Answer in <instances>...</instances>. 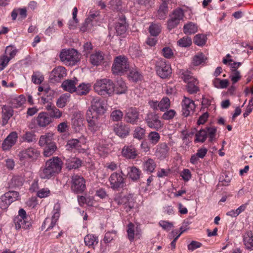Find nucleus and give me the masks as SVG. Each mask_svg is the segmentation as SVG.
<instances>
[{
	"mask_svg": "<svg viewBox=\"0 0 253 253\" xmlns=\"http://www.w3.org/2000/svg\"><path fill=\"white\" fill-rule=\"evenodd\" d=\"M129 68L127 58L125 56L121 55L115 58L112 70L114 74L121 75L126 72Z\"/></svg>",
	"mask_w": 253,
	"mask_h": 253,
	"instance_id": "0eeeda50",
	"label": "nucleus"
},
{
	"mask_svg": "<svg viewBox=\"0 0 253 253\" xmlns=\"http://www.w3.org/2000/svg\"><path fill=\"white\" fill-rule=\"evenodd\" d=\"M12 112H2V125L5 126L8 122L9 119L12 116Z\"/></svg>",
	"mask_w": 253,
	"mask_h": 253,
	"instance_id": "338daca9",
	"label": "nucleus"
},
{
	"mask_svg": "<svg viewBox=\"0 0 253 253\" xmlns=\"http://www.w3.org/2000/svg\"><path fill=\"white\" fill-rule=\"evenodd\" d=\"M43 79V76L39 72H34L32 76V80L36 84H41Z\"/></svg>",
	"mask_w": 253,
	"mask_h": 253,
	"instance_id": "bf43d9fd",
	"label": "nucleus"
},
{
	"mask_svg": "<svg viewBox=\"0 0 253 253\" xmlns=\"http://www.w3.org/2000/svg\"><path fill=\"white\" fill-rule=\"evenodd\" d=\"M83 52L84 55L86 57H87L88 55L90 53L91 51L93 49V46L91 42H85L83 46Z\"/></svg>",
	"mask_w": 253,
	"mask_h": 253,
	"instance_id": "e2e57ef3",
	"label": "nucleus"
},
{
	"mask_svg": "<svg viewBox=\"0 0 253 253\" xmlns=\"http://www.w3.org/2000/svg\"><path fill=\"white\" fill-rule=\"evenodd\" d=\"M64 160L65 161L66 168L68 170L78 169L82 165V161L76 157H70L67 159L64 158Z\"/></svg>",
	"mask_w": 253,
	"mask_h": 253,
	"instance_id": "a211bd4d",
	"label": "nucleus"
},
{
	"mask_svg": "<svg viewBox=\"0 0 253 253\" xmlns=\"http://www.w3.org/2000/svg\"><path fill=\"white\" fill-rule=\"evenodd\" d=\"M70 93H66L62 95L57 100L56 102L57 105L59 108L64 107L67 103L69 102L70 97Z\"/></svg>",
	"mask_w": 253,
	"mask_h": 253,
	"instance_id": "79ce46f5",
	"label": "nucleus"
},
{
	"mask_svg": "<svg viewBox=\"0 0 253 253\" xmlns=\"http://www.w3.org/2000/svg\"><path fill=\"white\" fill-rule=\"evenodd\" d=\"M20 140L21 141L32 142L36 140V136L33 133L28 132L24 134Z\"/></svg>",
	"mask_w": 253,
	"mask_h": 253,
	"instance_id": "4d7b16f0",
	"label": "nucleus"
},
{
	"mask_svg": "<svg viewBox=\"0 0 253 253\" xmlns=\"http://www.w3.org/2000/svg\"><path fill=\"white\" fill-rule=\"evenodd\" d=\"M207 37L204 34H197L194 38V42L198 46L205 45L207 42Z\"/></svg>",
	"mask_w": 253,
	"mask_h": 253,
	"instance_id": "49530a36",
	"label": "nucleus"
},
{
	"mask_svg": "<svg viewBox=\"0 0 253 253\" xmlns=\"http://www.w3.org/2000/svg\"><path fill=\"white\" fill-rule=\"evenodd\" d=\"M16 142V132L10 133L4 139L2 144V149L4 151L9 150Z\"/></svg>",
	"mask_w": 253,
	"mask_h": 253,
	"instance_id": "393cba45",
	"label": "nucleus"
},
{
	"mask_svg": "<svg viewBox=\"0 0 253 253\" xmlns=\"http://www.w3.org/2000/svg\"><path fill=\"white\" fill-rule=\"evenodd\" d=\"M230 79L233 84H235L239 82L242 78V75L239 70L233 71L231 72L229 76Z\"/></svg>",
	"mask_w": 253,
	"mask_h": 253,
	"instance_id": "864d4df0",
	"label": "nucleus"
},
{
	"mask_svg": "<svg viewBox=\"0 0 253 253\" xmlns=\"http://www.w3.org/2000/svg\"><path fill=\"white\" fill-rule=\"evenodd\" d=\"M99 113H101V112H87L86 120L88 123V126L90 127V129L92 128L93 130L95 129Z\"/></svg>",
	"mask_w": 253,
	"mask_h": 253,
	"instance_id": "c85d7f7f",
	"label": "nucleus"
},
{
	"mask_svg": "<svg viewBox=\"0 0 253 253\" xmlns=\"http://www.w3.org/2000/svg\"><path fill=\"white\" fill-rule=\"evenodd\" d=\"M207 58L201 52L198 53L192 58V64L195 66L203 65L207 60Z\"/></svg>",
	"mask_w": 253,
	"mask_h": 253,
	"instance_id": "f704fd0d",
	"label": "nucleus"
},
{
	"mask_svg": "<svg viewBox=\"0 0 253 253\" xmlns=\"http://www.w3.org/2000/svg\"><path fill=\"white\" fill-rule=\"evenodd\" d=\"M182 106L184 111H194L196 105L193 100L184 97L182 102Z\"/></svg>",
	"mask_w": 253,
	"mask_h": 253,
	"instance_id": "c9c22d12",
	"label": "nucleus"
},
{
	"mask_svg": "<svg viewBox=\"0 0 253 253\" xmlns=\"http://www.w3.org/2000/svg\"><path fill=\"white\" fill-rule=\"evenodd\" d=\"M63 162L58 157H53L48 160L43 168L40 170V176L42 179H49L60 172Z\"/></svg>",
	"mask_w": 253,
	"mask_h": 253,
	"instance_id": "f257e3e1",
	"label": "nucleus"
},
{
	"mask_svg": "<svg viewBox=\"0 0 253 253\" xmlns=\"http://www.w3.org/2000/svg\"><path fill=\"white\" fill-rule=\"evenodd\" d=\"M50 191L48 188H43L37 192V196L40 198H44L48 197L50 195Z\"/></svg>",
	"mask_w": 253,
	"mask_h": 253,
	"instance_id": "052dcab7",
	"label": "nucleus"
},
{
	"mask_svg": "<svg viewBox=\"0 0 253 253\" xmlns=\"http://www.w3.org/2000/svg\"><path fill=\"white\" fill-rule=\"evenodd\" d=\"M17 218V227L27 229L31 226V223L28 220L29 217L27 215L26 212L23 209H19Z\"/></svg>",
	"mask_w": 253,
	"mask_h": 253,
	"instance_id": "2eb2a0df",
	"label": "nucleus"
},
{
	"mask_svg": "<svg viewBox=\"0 0 253 253\" xmlns=\"http://www.w3.org/2000/svg\"><path fill=\"white\" fill-rule=\"evenodd\" d=\"M207 137L206 129H201L196 134L195 142H204Z\"/></svg>",
	"mask_w": 253,
	"mask_h": 253,
	"instance_id": "3c124183",
	"label": "nucleus"
},
{
	"mask_svg": "<svg viewBox=\"0 0 253 253\" xmlns=\"http://www.w3.org/2000/svg\"><path fill=\"white\" fill-rule=\"evenodd\" d=\"M121 153L123 157L128 159H134L137 155L136 149L132 145H125Z\"/></svg>",
	"mask_w": 253,
	"mask_h": 253,
	"instance_id": "6ab92c4d",
	"label": "nucleus"
},
{
	"mask_svg": "<svg viewBox=\"0 0 253 253\" xmlns=\"http://www.w3.org/2000/svg\"><path fill=\"white\" fill-rule=\"evenodd\" d=\"M114 131L119 136L124 138L127 136L129 133V128L125 125H116L114 126Z\"/></svg>",
	"mask_w": 253,
	"mask_h": 253,
	"instance_id": "cd10ccee",
	"label": "nucleus"
},
{
	"mask_svg": "<svg viewBox=\"0 0 253 253\" xmlns=\"http://www.w3.org/2000/svg\"><path fill=\"white\" fill-rule=\"evenodd\" d=\"M223 63L224 64L228 65L231 68V72L233 71H238V69L241 66L242 62H233L232 59H227L223 58Z\"/></svg>",
	"mask_w": 253,
	"mask_h": 253,
	"instance_id": "a18cd8bd",
	"label": "nucleus"
},
{
	"mask_svg": "<svg viewBox=\"0 0 253 253\" xmlns=\"http://www.w3.org/2000/svg\"><path fill=\"white\" fill-rule=\"evenodd\" d=\"M134 228H135L134 225L131 222L129 223L127 225V237L130 242H132L134 240L135 235L136 236H139L138 238H139V233H138L137 232L135 234Z\"/></svg>",
	"mask_w": 253,
	"mask_h": 253,
	"instance_id": "c03bdc74",
	"label": "nucleus"
},
{
	"mask_svg": "<svg viewBox=\"0 0 253 253\" xmlns=\"http://www.w3.org/2000/svg\"><path fill=\"white\" fill-rule=\"evenodd\" d=\"M126 169L127 171V176L128 178L133 181H138L142 174L141 170L135 166L127 167Z\"/></svg>",
	"mask_w": 253,
	"mask_h": 253,
	"instance_id": "aec40b11",
	"label": "nucleus"
},
{
	"mask_svg": "<svg viewBox=\"0 0 253 253\" xmlns=\"http://www.w3.org/2000/svg\"><path fill=\"white\" fill-rule=\"evenodd\" d=\"M59 57L62 62L69 66H75L80 61V54L74 48L63 49Z\"/></svg>",
	"mask_w": 253,
	"mask_h": 253,
	"instance_id": "f03ea898",
	"label": "nucleus"
},
{
	"mask_svg": "<svg viewBox=\"0 0 253 253\" xmlns=\"http://www.w3.org/2000/svg\"><path fill=\"white\" fill-rule=\"evenodd\" d=\"M91 109L92 111H103L107 110L106 104L103 101L93 99L91 101Z\"/></svg>",
	"mask_w": 253,
	"mask_h": 253,
	"instance_id": "473e14b6",
	"label": "nucleus"
},
{
	"mask_svg": "<svg viewBox=\"0 0 253 253\" xmlns=\"http://www.w3.org/2000/svg\"><path fill=\"white\" fill-rule=\"evenodd\" d=\"M157 167L156 163L154 160L151 158H148L144 160L143 163V169L144 171L148 173H153Z\"/></svg>",
	"mask_w": 253,
	"mask_h": 253,
	"instance_id": "c756f323",
	"label": "nucleus"
},
{
	"mask_svg": "<svg viewBox=\"0 0 253 253\" xmlns=\"http://www.w3.org/2000/svg\"><path fill=\"white\" fill-rule=\"evenodd\" d=\"M161 53L164 57L168 59H170L173 56V52L169 47H164L162 50Z\"/></svg>",
	"mask_w": 253,
	"mask_h": 253,
	"instance_id": "680f3d73",
	"label": "nucleus"
},
{
	"mask_svg": "<svg viewBox=\"0 0 253 253\" xmlns=\"http://www.w3.org/2000/svg\"><path fill=\"white\" fill-rule=\"evenodd\" d=\"M104 60V55L101 51H95L91 54L89 57V62L93 66H98L102 63Z\"/></svg>",
	"mask_w": 253,
	"mask_h": 253,
	"instance_id": "a878e982",
	"label": "nucleus"
},
{
	"mask_svg": "<svg viewBox=\"0 0 253 253\" xmlns=\"http://www.w3.org/2000/svg\"><path fill=\"white\" fill-rule=\"evenodd\" d=\"M169 11L168 6L160 4L157 11V17L159 19H165Z\"/></svg>",
	"mask_w": 253,
	"mask_h": 253,
	"instance_id": "37998d69",
	"label": "nucleus"
},
{
	"mask_svg": "<svg viewBox=\"0 0 253 253\" xmlns=\"http://www.w3.org/2000/svg\"><path fill=\"white\" fill-rule=\"evenodd\" d=\"M69 148H76L80 146V141L77 139H72L68 140L66 145Z\"/></svg>",
	"mask_w": 253,
	"mask_h": 253,
	"instance_id": "69168bd1",
	"label": "nucleus"
},
{
	"mask_svg": "<svg viewBox=\"0 0 253 253\" xmlns=\"http://www.w3.org/2000/svg\"><path fill=\"white\" fill-rule=\"evenodd\" d=\"M184 16V12L182 9L177 8L174 9L167 21V28L170 31L176 27L180 21L183 20Z\"/></svg>",
	"mask_w": 253,
	"mask_h": 253,
	"instance_id": "1a4fd4ad",
	"label": "nucleus"
},
{
	"mask_svg": "<svg viewBox=\"0 0 253 253\" xmlns=\"http://www.w3.org/2000/svg\"><path fill=\"white\" fill-rule=\"evenodd\" d=\"M169 148L165 142L159 143L156 147L155 154L160 159H165L169 154Z\"/></svg>",
	"mask_w": 253,
	"mask_h": 253,
	"instance_id": "f3484780",
	"label": "nucleus"
},
{
	"mask_svg": "<svg viewBox=\"0 0 253 253\" xmlns=\"http://www.w3.org/2000/svg\"><path fill=\"white\" fill-rule=\"evenodd\" d=\"M127 27L128 24L126 22L125 17L123 16L120 17L115 26L117 34L118 35H124L127 30Z\"/></svg>",
	"mask_w": 253,
	"mask_h": 253,
	"instance_id": "5701e85b",
	"label": "nucleus"
},
{
	"mask_svg": "<svg viewBox=\"0 0 253 253\" xmlns=\"http://www.w3.org/2000/svg\"><path fill=\"white\" fill-rule=\"evenodd\" d=\"M53 134L51 133H47L44 135H42L40 138L39 144L40 146H45L55 143L53 138Z\"/></svg>",
	"mask_w": 253,
	"mask_h": 253,
	"instance_id": "7c9ffc66",
	"label": "nucleus"
},
{
	"mask_svg": "<svg viewBox=\"0 0 253 253\" xmlns=\"http://www.w3.org/2000/svg\"><path fill=\"white\" fill-rule=\"evenodd\" d=\"M198 27L193 22H189L183 26V32L185 34H193L197 32Z\"/></svg>",
	"mask_w": 253,
	"mask_h": 253,
	"instance_id": "e433bc0d",
	"label": "nucleus"
},
{
	"mask_svg": "<svg viewBox=\"0 0 253 253\" xmlns=\"http://www.w3.org/2000/svg\"><path fill=\"white\" fill-rule=\"evenodd\" d=\"M124 173L121 169L120 173L114 172L109 177L110 188L115 191H120L126 186V179L123 177Z\"/></svg>",
	"mask_w": 253,
	"mask_h": 253,
	"instance_id": "39448f33",
	"label": "nucleus"
},
{
	"mask_svg": "<svg viewBox=\"0 0 253 253\" xmlns=\"http://www.w3.org/2000/svg\"><path fill=\"white\" fill-rule=\"evenodd\" d=\"M94 89L98 94L104 95L113 94V82L107 79L98 80L94 85Z\"/></svg>",
	"mask_w": 253,
	"mask_h": 253,
	"instance_id": "7ed1b4c3",
	"label": "nucleus"
},
{
	"mask_svg": "<svg viewBox=\"0 0 253 253\" xmlns=\"http://www.w3.org/2000/svg\"><path fill=\"white\" fill-rule=\"evenodd\" d=\"M99 15L98 13L90 14L89 17L86 19L84 23L82 26L81 30L83 32H85L91 29L94 19Z\"/></svg>",
	"mask_w": 253,
	"mask_h": 253,
	"instance_id": "2f4dec72",
	"label": "nucleus"
},
{
	"mask_svg": "<svg viewBox=\"0 0 253 253\" xmlns=\"http://www.w3.org/2000/svg\"><path fill=\"white\" fill-rule=\"evenodd\" d=\"M84 242L86 246L94 249L95 247L98 243V238L96 235L88 234L84 237Z\"/></svg>",
	"mask_w": 253,
	"mask_h": 253,
	"instance_id": "bb28decb",
	"label": "nucleus"
},
{
	"mask_svg": "<svg viewBox=\"0 0 253 253\" xmlns=\"http://www.w3.org/2000/svg\"><path fill=\"white\" fill-rule=\"evenodd\" d=\"M70 184L71 190L75 194H82L86 189L85 179L77 174L71 176Z\"/></svg>",
	"mask_w": 253,
	"mask_h": 253,
	"instance_id": "423d86ee",
	"label": "nucleus"
},
{
	"mask_svg": "<svg viewBox=\"0 0 253 253\" xmlns=\"http://www.w3.org/2000/svg\"><path fill=\"white\" fill-rule=\"evenodd\" d=\"M78 81L76 78L71 80H66L63 82L62 87L64 90L70 93L76 92L77 88L76 85L77 84Z\"/></svg>",
	"mask_w": 253,
	"mask_h": 253,
	"instance_id": "b1692460",
	"label": "nucleus"
},
{
	"mask_svg": "<svg viewBox=\"0 0 253 253\" xmlns=\"http://www.w3.org/2000/svg\"><path fill=\"white\" fill-rule=\"evenodd\" d=\"M243 242L246 248L249 250L253 248V233L251 231H247L243 236Z\"/></svg>",
	"mask_w": 253,
	"mask_h": 253,
	"instance_id": "72a5a7b5",
	"label": "nucleus"
},
{
	"mask_svg": "<svg viewBox=\"0 0 253 253\" xmlns=\"http://www.w3.org/2000/svg\"><path fill=\"white\" fill-rule=\"evenodd\" d=\"M91 85L90 84L82 83L76 88V92L79 95L86 94L90 90Z\"/></svg>",
	"mask_w": 253,
	"mask_h": 253,
	"instance_id": "4c0bfd02",
	"label": "nucleus"
},
{
	"mask_svg": "<svg viewBox=\"0 0 253 253\" xmlns=\"http://www.w3.org/2000/svg\"><path fill=\"white\" fill-rule=\"evenodd\" d=\"M138 112H127L125 119L128 123L134 124L139 119Z\"/></svg>",
	"mask_w": 253,
	"mask_h": 253,
	"instance_id": "58836bf2",
	"label": "nucleus"
},
{
	"mask_svg": "<svg viewBox=\"0 0 253 253\" xmlns=\"http://www.w3.org/2000/svg\"><path fill=\"white\" fill-rule=\"evenodd\" d=\"M182 78L184 82L187 84L186 88L190 94H195L200 91L199 81L193 77L188 72H185L182 74Z\"/></svg>",
	"mask_w": 253,
	"mask_h": 253,
	"instance_id": "6e6552de",
	"label": "nucleus"
},
{
	"mask_svg": "<svg viewBox=\"0 0 253 253\" xmlns=\"http://www.w3.org/2000/svg\"><path fill=\"white\" fill-rule=\"evenodd\" d=\"M40 155V153L39 151L33 147H29L22 150L18 154L19 158L18 162L22 167L28 162V160L35 161L38 159Z\"/></svg>",
	"mask_w": 253,
	"mask_h": 253,
	"instance_id": "20e7f679",
	"label": "nucleus"
},
{
	"mask_svg": "<svg viewBox=\"0 0 253 253\" xmlns=\"http://www.w3.org/2000/svg\"><path fill=\"white\" fill-rule=\"evenodd\" d=\"M57 149L56 143H51L49 145L45 146L43 150V155L46 157H49L52 155Z\"/></svg>",
	"mask_w": 253,
	"mask_h": 253,
	"instance_id": "a19ab883",
	"label": "nucleus"
},
{
	"mask_svg": "<svg viewBox=\"0 0 253 253\" xmlns=\"http://www.w3.org/2000/svg\"><path fill=\"white\" fill-rule=\"evenodd\" d=\"M16 193L14 191H9L0 197V208L6 210L9 205L15 201Z\"/></svg>",
	"mask_w": 253,
	"mask_h": 253,
	"instance_id": "4468645a",
	"label": "nucleus"
},
{
	"mask_svg": "<svg viewBox=\"0 0 253 253\" xmlns=\"http://www.w3.org/2000/svg\"><path fill=\"white\" fill-rule=\"evenodd\" d=\"M113 94H121L125 93L127 89L125 82L122 79H118L115 83H113Z\"/></svg>",
	"mask_w": 253,
	"mask_h": 253,
	"instance_id": "412c9836",
	"label": "nucleus"
},
{
	"mask_svg": "<svg viewBox=\"0 0 253 253\" xmlns=\"http://www.w3.org/2000/svg\"><path fill=\"white\" fill-rule=\"evenodd\" d=\"M206 129L209 136V141L212 142L215 137L217 129L214 127H206Z\"/></svg>",
	"mask_w": 253,
	"mask_h": 253,
	"instance_id": "0e129e2a",
	"label": "nucleus"
},
{
	"mask_svg": "<svg viewBox=\"0 0 253 253\" xmlns=\"http://www.w3.org/2000/svg\"><path fill=\"white\" fill-rule=\"evenodd\" d=\"M146 130L144 128L141 127H136L133 131V136L134 138L140 140L143 139Z\"/></svg>",
	"mask_w": 253,
	"mask_h": 253,
	"instance_id": "de8ad7c7",
	"label": "nucleus"
},
{
	"mask_svg": "<svg viewBox=\"0 0 253 253\" xmlns=\"http://www.w3.org/2000/svg\"><path fill=\"white\" fill-rule=\"evenodd\" d=\"M147 126L153 129L159 130L163 127V124L160 120V117L156 112H151L148 114L146 119Z\"/></svg>",
	"mask_w": 253,
	"mask_h": 253,
	"instance_id": "ddd939ff",
	"label": "nucleus"
},
{
	"mask_svg": "<svg viewBox=\"0 0 253 253\" xmlns=\"http://www.w3.org/2000/svg\"><path fill=\"white\" fill-rule=\"evenodd\" d=\"M128 78L130 80L133 82H137L141 79L142 75L136 69H135L130 71L128 75Z\"/></svg>",
	"mask_w": 253,
	"mask_h": 253,
	"instance_id": "603ef678",
	"label": "nucleus"
},
{
	"mask_svg": "<svg viewBox=\"0 0 253 253\" xmlns=\"http://www.w3.org/2000/svg\"><path fill=\"white\" fill-rule=\"evenodd\" d=\"M156 71L157 75L162 79L169 78L171 74L170 64L163 59H160L157 62Z\"/></svg>",
	"mask_w": 253,
	"mask_h": 253,
	"instance_id": "9d476101",
	"label": "nucleus"
},
{
	"mask_svg": "<svg viewBox=\"0 0 253 253\" xmlns=\"http://www.w3.org/2000/svg\"><path fill=\"white\" fill-rule=\"evenodd\" d=\"M159 224L163 229L168 231L169 230L173 227L172 223L168 221L161 220L159 222Z\"/></svg>",
	"mask_w": 253,
	"mask_h": 253,
	"instance_id": "774afa93",
	"label": "nucleus"
},
{
	"mask_svg": "<svg viewBox=\"0 0 253 253\" xmlns=\"http://www.w3.org/2000/svg\"><path fill=\"white\" fill-rule=\"evenodd\" d=\"M116 234V231L112 230L111 231H108L105 234L103 242L105 244L110 243L114 238Z\"/></svg>",
	"mask_w": 253,
	"mask_h": 253,
	"instance_id": "13d9d810",
	"label": "nucleus"
},
{
	"mask_svg": "<svg viewBox=\"0 0 253 253\" xmlns=\"http://www.w3.org/2000/svg\"><path fill=\"white\" fill-rule=\"evenodd\" d=\"M212 84L214 86L217 88H225L229 85V82L227 79L221 80L215 78L213 80Z\"/></svg>",
	"mask_w": 253,
	"mask_h": 253,
	"instance_id": "ea45409f",
	"label": "nucleus"
},
{
	"mask_svg": "<svg viewBox=\"0 0 253 253\" xmlns=\"http://www.w3.org/2000/svg\"><path fill=\"white\" fill-rule=\"evenodd\" d=\"M160 138V134L156 131H151L148 135V138L150 142L154 145L159 141Z\"/></svg>",
	"mask_w": 253,
	"mask_h": 253,
	"instance_id": "8fccbe9b",
	"label": "nucleus"
},
{
	"mask_svg": "<svg viewBox=\"0 0 253 253\" xmlns=\"http://www.w3.org/2000/svg\"><path fill=\"white\" fill-rule=\"evenodd\" d=\"M67 75L66 69L63 66H58L51 72L52 79L56 82H59Z\"/></svg>",
	"mask_w": 253,
	"mask_h": 253,
	"instance_id": "4be33fe9",
	"label": "nucleus"
},
{
	"mask_svg": "<svg viewBox=\"0 0 253 253\" xmlns=\"http://www.w3.org/2000/svg\"><path fill=\"white\" fill-rule=\"evenodd\" d=\"M149 31L152 36H157L161 31V26L158 24H151L149 28Z\"/></svg>",
	"mask_w": 253,
	"mask_h": 253,
	"instance_id": "5fc2aeb1",
	"label": "nucleus"
},
{
	"mask_svg": "<svg viewBox=\"0 0 253 253\" xmlns=\"http://www.w3.org/2000/svg\"><path fill=\"white\" fill-rule=\"evenodd\" d=\"M170 100L168 97H164L160 102H159V109L161 111H164L169 109L170 107Z\"/></svg>",
	"mask_w": 253,
	"mask_h": 253,
	"instance_id": "6e6d98bb",
	"label": "nucleus"
},
{
	"mask_svg": "<svg viewBox=\"0 0 253 253\" xmlns=\"http://www.w3.org/2000/svg\"><path fill=\"white\" fill-rule=\"evenodd\" d=\"M132 198L131 194L122 197L120 194H117L115 195L114 200L118 205H124L126 212H128L134 208Z\"/></svg>",
	"mask_w": 253,
	"mask_h": 253,
	"instance_id": "f8f14e48",
	"label": "nucleus"
},
{
	"mask_svg": "<svg viewBox=\"0 0 253 253\" xmlns=\"http://www.w3.org/2000/svg\"><path fill=\"white\" fill-rule=\"evenodd\" d=\"M16 55V48L13 46H7L5 53L0 56V72L8 65L9 61Z\"/></svg>",
	"mask_w": 253,
	"mask_h": 253,
	"instance_id": "9b49d317",
	"label": "nucleus"
},
{
	"mask_svg": "<svg viewBox=\"0 0 253 253\" xmlns=\"http://www.w3.org/2000/svg\"><path fill=\"white\" fill-rule=\"evenodd\" d=\"M36 120L39 126L45 127L52 122V114H49L48 112H41Z\"/></svg>",
	"mask_w": 253,
	"mask_h": 253,
	"instance_id": "dca6fc26",
	"label": "nucleus"
},
{
	"mask_svg": "<svg viewBox=\"0 0 253 253\" xmlns=\"http://www.w3.org/2000/svg\"><path fill=\"white\" fill-rule=\"evenodd\" d=\"M178 46L181 47H188L192 44V40L190 37H184L177 42Z\"/></svg>",
	"mask_w": 253,
	"mask_h": 253,
	"instance_id": "09e8293b",
	"label": "nucleus"
}]
</instances>
